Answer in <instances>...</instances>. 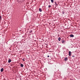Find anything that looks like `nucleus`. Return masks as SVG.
Listing matches in <instances>:
<instances>
[{
  "label": "nucleus",
  "instance_id": "f03ea898",
  "mask_svg": "<svg viewBox=\"0 0 80 80\" xmlns=\"http://www.w3.org/2000/svg\"><path fill=\"white\" fill-rule=\"evenodd\" d=\"M61 42H62V43H63L65 42V41L64 40H62Z\"/></svg>",
  "mask_w": 80,
  "mask_h": 80
},
{
  "label": "nucleus",
  "instance_id": "423d86ee",
  "mask_svg": "<svg viewBox=\"0 0 80 80\" xmlns=\"http://www.w3.org/2000/svg\"><path fill=\"white\" fill-rule=\"evenodd\" d=\"M11 59H9L8 61V62L10 63L11 62Z\"/></svg>",
  "mask_w": 80,
  "mask_h": 80
},
{
  "label": "nucleus",
  "instance_id": "9d476101",
  "mask_svg": "<svg viewBox=\"0 0 80 80\" xmlns=\"http://www.w3.org/2000/svg\"><path fill=\"white\" fill-rule=\"evenodd\" d=\"M20 66L21 67H23V65L22 64H21Z\"/></svg>",
  "mask_w": 80,
  "mask_h": 80
},
{
  "label": "nucleus",
  "instance_id": "7ed1b4c3",
  "mask_svg": "<svg viewBox=\"0 0 80 80\" xmlns=\"http://www.w3.org/2000/svg\"><path fill=\"white\" fill-rule=\"evenodd\" d=\"M68 60V59L67 58V57H66L64 58V60L65 61H67Z\"/></svg>",
  "mask_w": 80,
  "mask_h": 80
},
{
  "label": "nucleus",
  "instance_id": "0eeeda50",
  "mask_svg": "<svg viewBox=\"0 0 80 80\" xmlns=\"http://www.w3.org/2000/svg\"><path fill=\"white\" fill-rule=\"evenodd\" d=\"M39 12H41L42 11V9H41V8H39Z\"/></svg>",
  "mask_w": 80,
  "mask_h": 80
},
{
  "label": "nucleus",
  "instance_id": "1a4fd4ad",
  "mask_svg": "<svg viewBox=\"0 0 80 80\" xmlns=\"http://www.w3.org/2000/svg\"><path fill=\"white\" fill-rule=\"evenodd\" d=\"M55 5L56 6H58V4H57V2H55Z\"/></svg>",
  "mask_w": 80,
  "mask_h": 80
},
{
  "label": "nucleus",
  "instance_id": "39448f33",
  "mask_svg": "<svg viewBox=\"0 0 80 80\" xmlns=\"http://www.w3.org/2000/svg\"><path fill=\"white\" fill-rule=\"evenodd\" d=\"M3 71V68H2L1 69V72H2Z\"/></svg>",
  "mask_w": 80,
  "mask_h": 80
},
{
  "label": "nucleus",
  "instance_id": "4468645a",
  "mask_svg": "<svg viewBox=\"0 0 80 80\" xmlns=\"http://www.w3.org/2000/svg\"><path fill=\"white\" fill-rule=\"evenodd\" d=\"M2 20V16H0V21Z\"/></svg>",
  "mask_w": 80,
  "mask_h": 80
},
{
  "label": "nucleus",
  "instance_id": "6ab92c4d",
  "mask_svg": "<svg viewBox=\"0 0 80 80\" xmlns=\"http://www.w3.org/2000/svg\"><path fill=\"white\" fill-rule=\"evenodd\" d=\"M49 57V56H48V57Z\"/></svg>",
  "mask_w": 80,
  "mask_h": 80
},
{
  "label": "nucleus",
  "instance_id": "f3484780",
  "mask_svg": "<svg viewBox=\"0 0 80 80\" xmlns=\"http://www.w3.org/2000/svg\"><path fill=\"white\" fill-rule=\"evenodd\" d=\"M72 57H75V56L73 55Z\"/></svg>",
  "mask_w": 80,
  "mask_h": 80
},
{
  "label": "nucleus",
  "instance_id": "ddd939ff",
  "mask_svg": "<svg viewBox=\"0 0 80 80\" xmlns=\"http://www.w3.org/2000/svg\"><path fill=\"white\" fill-rule=\"evenodd\" d=\"M62 13L63 15V14H64V13H65V12L62 11Z\"/></svg>",
  "mask_w": 80,
  "mask_h": 80
},
{
  "label": "nucleus",
  "instance_id": "a211bd4d",
  "mask_svg": "<svg viewBox=\"0 0 80 80\" xmlns=\"http://www.w3.org/2000/svg\"><path fill=\"white\" fill-rule=\"evenodd\" d=\"M70 80H73L72 79H71Z\"/></svg>",
  "mask_w": 80,
  "mask_h": 80
},
{
  "label": "nucleus",
  "instance_id": "6e6552de",
  "mask_svg": "<svg viewBox=\"0 0 80 80\" xmlns=\"http://www.w3.org/2000/svg\"><path fill=\"white\" fill-rule=\"evenodd\" d=\"M61 40V38H60V37H59L58 38V41H60Z\"/></svg>",
  "mask_w": 80,
  "mask_h": 80
},
{
  "label": "nucleus",
  "instance_id": "9b49d317",
  "mask_svg": "<svg viewBox=\"0 0 80 80\" xmlns=\"http://www.w3.org/2000/svg\"><path fill=\"white\" fill-rule=\"evenodd\" d=\"M32 33V30H31V31H30V33Z\"/></svg>",
  "mask_w": 80,
  "mask_h": 80
},
{
  "label": "nucleus",
  "instance_id": "20e7f679",
  "mask_svg": "<svg viewBox=\"0 0 80 80\" xmlns=\"http://www.w3.org/2000/svg\"><path fill=\"white\" fill-rule=\"evenodd\" d=\"M74 37V35H73V34H71L70 35V37Z\"/></svg>",
  "mask_w": 80,
  "mask_h": 80
},
{
  "label": "nucleus",
  "instance_id": "f257e3e1",
  "mask_svg": "<svg viewBox=\"0 0 80 80\" xmlns=\"http://www.w3.org/2000/svg\"><path fill=\"white\" fill-rule=\"evenodd\" d=\"M71 55H72V53L71 52L69 51V55L70 57L71 56Z\"/></svg>",
  "mask_w": 80,
  "mask_h": 80
},
{
  "label": "nucleus",
  "instance_id": "2eb2a0df",
  "mask_svg": "<svg viewBox=\"0 0 80 80\" xmlns=\"http://www.w3.org/2000/svg\"><path fill=\"white\" fill-rule=\"evenodd\" d=\"M22 61H24V62H25V58L22 59Z\"/></svg>",
  "mask_w": 80,
  "mask_h": 80
},
{
  "label": "nucleus",
  "instance_id": "dca6fc26",
  "mask_svg": "<svg viewBox=\"0 0 80 80\" xmlns=\"http://www.w3.org/2000/svg\"><path fill=\"white\" fill-rule=\"evenodd\" d=\"M48 7L49 8H50L51 7V6L50 5H49L48 6Z\"/></svg>",
  "mask_w": 80,
  "mask_h": 80
},
{
  "label": "nucleus",
  "instance_id": "f8f14e48",
  "mask_svg": "<svg viewBox=\"0 0 80 80\" xmlns=\"http://www.w3.org/2000/svg\"><path fill=\"white\" fill-rule=\"evenodd\" d=\"M52 3H53V0H51Z\"/></svg>",
  "mask_w": 80,
  "mask_h": 80
}]
</instances>
